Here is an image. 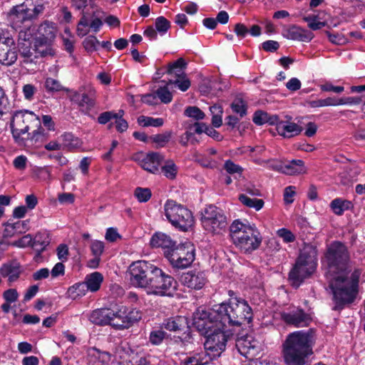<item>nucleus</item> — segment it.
Wrapping results in <instances>:
<instances>
[{"label": "nucleus", "instance_id": "24", "mask_svg": "<svg viewBox=\"0 0 365 365\" xmlns=\"http://www.w3.org/2000/svg\"><path fill=\"white\" fill-rule=\"evenodd\" d=\"M103 279V276L101 272H94L87 274L83 282L86 285L88 291L96 292L101 289Z\"/></svg>", "mask_w": 365, "mask_h": 365}, {"label": "nucleus", "instance_id": "51", "mask_svg": "<svg viewBox=\"0 0 365 365\" xmlns=\"http://www.w3.org/2000/svg\"><path fill=\"white\" fill-rule=\"evenodd\" d=\"M88 27V19L83 13L78 25L76 29V34L80 37H83L87 35L89 32Z\"/></svg>", "mask_w": 365, "mask_h": 365}, {"label": "nucleus", "instance_id": "45", "mask_svg": "<svg viewBox=\"0 0 365 365\" xmlns=\"http://www.w3.org/2000/svg\"><path fill=\"white\" fill-rule=\"evenodd\" d=\"M83 48L88 53H93L98 50L100 41L95 36H87L82 43Z\"/></svg>", "mask_w": 365, "mask_h": 365}, {"label": "nucleus", "instance_id": "21", "mask_svg": "<svg viewBox=\"0 0 365 365\" xmlns=\"http://www.w3.org/2000/svg\"><path fill=\"white\" fill-rule=\"evenodd\" d=\"M187 63L182 58H179L175 61L171 62L168 64L165 68V73L170 76V78L175 79L180 78L182 75L185 74V69L186 68Z\"/></svg>", "mask_w": 365, "mask_h": 365}, {"label": "nucleus", "instance_id": "61", "mask_svg": "<svg viewBox=\"0 0 365 365\" xmlns=\"http://www.w3.org/2000/svg\"><path fill=\"white\" fill-rule=\"evenodd\" d=\"M174 247H176V245L171 238L168 235L161 234V249L164 250L163 253L168 250H173Z\"/></svg>", "mask_w": 365, "mask_h": 365}, {"label": "nucleus", "instance_id": "29", "mask_svg": "<svg viewBox=\"0 0 365 365\" xmlns=\"http://www.w3.org/2000/svg\"><path fill=\"white\" fill-rule=\"evenodd\" d=\"M256 346L257 341H252L250 336L239 338L236 341V346L239 352L245 357H248L251 350L255 349Z\"/></svg>", "mask_w": 365, "mask_h": 365}, {"label": "nucleus", "instance_id": "1", "mask_svg": "<svg viewBox=\"0 0 365 365\" xmlns=\"http://www.w3.org/2000/svg\"><path fill=\"white\" fill-rule=\"evenodd\" d=\"M324 262L327 266L326 277L329 281L334 299L341 306L354 301L361 270L349 265L347 247L339 241L331 243L327 250Z\"/></svg>", "mask_w": 365, "mask_h": 365}, {"label": "nucleus", "instance_id": "7", "mask_svg": "<svg viewBox=\"0 0 365 365\" xmlns=\"http://www.w3.org/2000/svg\"><path fill=\"white\" fill-rule=\"evenodd\" d=\"M158 267L153 264L145 261L138 260L132 262L128 267L130 283L136 288H145L148 294L158 295L160 293V287L157 284H153L155 280L150 274H155Z\"/></svg>", "mask_w": 365, "mask_h": 365}, {"label": "nucleus", "instance_id": "33", "mask_svg": "<svg viewBox=\"0 0 365 365\" xmlns=\"http://www.w3.org/2000/svg\"><path fill=\"white\" fill-rule=\"evenodd\" d=\"M187 324V320L185 317L178 316L166 319L163 323V327L169 331H177L182 330Z\"/></svg>", "mask_w": 365, "mask_h": 365}, {"label": "nucleus", "instance_id": "6", "mask_svg": "<svg viewBox=\"0 0 365 365\" xmlns=\"http://www.w3.org/2000/svg\"><path fill=\"white\" fill-rule=\"evenodd\" d=\"M317 262V247L312 244H304L294 267L289 274L292 285L298 287L305 278L314 272Z\"/></svg>", "mask_w": 365, "mask_h": 365}, {"label": "nucleus", "instance_id": "56", "mask_svg": "<svg viewBox=\"0 0 365 365\" xmlns=\"http://www.w3.org/2000/svg\"><path fill=\"white\" fill-rule=\"evenodd\" d=\"M138 123L140 125L144 127H158L160 126V118H153L152 117L141 115L138 117Z\"/></svg>", "mask_w": 365, "mask_h": 365}, {"label": "nucleus", "instance_id": "64", "mask_svg": "<svg viewBox=\"0 0 365 365\" xmlns=\"http://www.w3.org/2000/svg\"><path fill=\"white\" fill-rule=\"evenodd\" d=\"M129 362L130 365H147L150 361L144 356H140L138 354L131 355Z\"/></svg>", "mask_w": 365, "mask_h": 365}, {"label": "nucleus", "instance_id": "34", "mask_svg": "<svg viewBox=\"0 0 365 365\" xmlns=\"http://www.w3.org/2000/svg\"><path fill=\"white\" fill-rule=\"evenodd\" d=\"M210 314L208 312L204 309H197L196 312L193 314V320L195 324H198V327H202V329H210L211 328H214L213 326H211V322L209 320Z\"/></svg>", "mask_w": 365, "mask_h": 365}, {"label": "nucleus", "instance_id": "42", "mask_svg": "<svg viewBox=\"0 0 365 365\" xmlns=\"http://www.w3.org/2000/svg\"><path fill=\"white\" fill-rule=\"evenodd\" d=\"M303 21L307 23L308 27L312 31L322 29L327 24L325 21H319L317 15H308L303 17Z\"/></svg>", "mask_w": 365, "mask_h": 365}, {"label": "nucleus", "instance_id": "57", "mask_svg": "<svg viewBox=\"0 0 365 365\" xmlns=\"http://www.w3.org/2000/svg\"><path fill=\"white\" fill-rule=\"evenodd\" d=\"M133 137L140 141L144 143H158L160 142V135H156L155 136L148 137L145 133L135 131L133 134Z\"/></svg>", "mask_w": 365, "mask_h": 365}, {"label": "nucleus", "instance_id": "41", "mask_svg": "<svg viewBox=\"0 0 365 365\" xmlns=\"http://www.w3.org/2000/svg\"><path fill=\"white\" fill-rule=\"evenodd\" d=\"M175 85L178 89L181 91H186L190 87V81L187 77L186 73L180 76V78H176L175 79L169 78V83L168 86Z\"/></svg>", "mask_w": 365, "mask_h": 365}, {"label": "nucleus", "instance_id": "39", "mask_svg": "<svg viewBox=\"0 0 365 365\" xmlns=\"http://www.w3.org/2000/svg\"><path fill=\"white\" fill-rule=\"evenodd\" d=\"M357 170L356 168H346L339 175L340 182L344 185H349L356 180Z\"/></svg>", "mask_w": 365, "mask_h": 365}, {"label": "nucleus", "instance_id": "22", "mask_svg": "<svg viewBox=\"0 0 365 365\" xmlns=\"http://www.w3.org/2000/svg\"><path fill=\"white\" fill-rule=\"evenodd\" d=\"M306 173L304 163L302 160H292L291 161H284L282 172L285 175H298Z\"/></svg>", "mask_w": 365, "mask_h": 365}, {"label": "nucleus", "instance_id": "13", "mask_svg": "<svg viewBox=\"0 0 365 365\" xmlns=\"http://www.w3.org/2000/svg\"><path fill=\"white\" fill-rule=\"evenodd\" d=\"M281 319L287 325L294 327H305L312 322L309 314L299 307H289L280 313Z\"/></svg>", "mask_w": 365, "mask_h": 365}, {"label": "nucleus", "instance_id": "63", "mask_svg": "<svg viewBox=\"0 0 365 365\" xmlns=\"http://www.w3.org/2000/svg\"><path fill=\"white\" fill-rule=\"evenodd\" d=\"M121 237L116 228L109 227L106 230L105 238L107 241L114 242Z\"/></svg>", "mask_w": 365, "mask_h": 365}, {"label": "nucleus", "instance_id": "40", "mask_svg": "<svg viewBox=\"0 0 365 365\" xmlns=\"http://www.w3.org/2000/svg\"><path fill=\"white\" fill-rule=\"evenodd\" d=\"M239 200L243 205L255 208L257 211L261 210L264 206V201L262 199L250 198L245 195H241Z\"/></svg>", "mask_w": 365, "mask_h": 365}, {"label": "nucleus", "instance_id": "12", "mask_svg": "<svg viewBox=\"0 0 365 365\" xmlns=\"http://www.w3.org/2000/svg\"><path fill=\"white\" fill-rule=\"evenodd\" d=\"M113 314L111 327L116 330L128 329L141 319V313L138 309L122 304L113 309Z\"/></svg>", "mask_w": 365, "mask_h": 365}, {"label": "nucleus", "instance_id": "23", "mask_svg": "<svg viewBox=\"0 0 365 365\" xmlns=\"http://www.w3.org/2000/svg\"><path fill=\"white\" fill-rule=\"evenodd\" d=\"M29 220L20 221L15 222H8L5 225L4 235L6 237H13L16 234L25 232L29 230Z\"/></svg>", "mask_w": 365, "mask_h": 365}, {"label": "nucleus", "instance_id": "32", "mask_svg": "<svg viewBox=\"0 0 365 365\" xmlns=\"http://www.w3.org/2000/svg\"><path fill=\"white\" fill-rule=\"evenodd\" d=\"M160 165V155L157 153H150L146 155L145 160L142 164V168L152 173L158 170Z\"/></svg>", "mask_w": 365, "mask_h": 365}, {"label": "nucleus", "instance_id": "16", "mask_svg": "<svg viewBox=\"0 0 365 365\" xmlns=\"http://www.w3.org/2000/svg\"><path fill=\"white\" fill-rule=\"evenodd\" d=\"M283 36L288 39L306 42H309L314 36L312 31L296 25L284 29Z\"/></svg>", "mask_w": 365, "mask_h": 365}, {"label": "nucleus", "instance_id": "47", "mask_svg": "<svg viewBox=\"0 0 365 365\" xmlns=\"http://www.w3.org/2000/svg\"><path fill=\"white\" fill-rule=\"evenodd\" d=\"M44 86L48 92H58L65 90V88L58 80L50 77L46 78Z\"/></svg>", "mask_w": 365, "mask_h": 365}, {"label": "nucleus", "instance_id": "30", "mask_svg": "<svg viewBox=\"0 0 365 365\" xmlns=\"http://www.w3.org/2000/svg\"><path fill=\"white\" fill-rule=\"evenodd\" d=\"M74 98L81 107L91 109L95 105V91L93 89H90L88 93H83L81 95L76 93Z\"/></svg>", "mask_w": 365, "mask_h": 365}, {"label": "nucleus", "instance_id": "28", "mask_svg": "<svg viewBox=\"0 0 365 365\" xmlns=\"http://www.w3.org/2000/svg\"><path fill=\"white\" fill-rule=\"evenodd\" d=\"M34 51L35 52L34 58L38 56H53L54 53L51 43L41 39H35Z\"/></svg>", "mask_w": 365, "mask_h": 365}, {"label": "nucleus", "instance_id": "55", "mask_svg": "<svg viewBox=\"0 0 365 365\" xmlns=\"http://www.w3.org/2000/svg\"><path fill=\"white\" fill-rule=\"evenodd\" d=\"M277 235L285 243L293 242L296 240V237L293 232L287 228L279 229L277 231Z\"/></svg>", "mask_w": 365, "mask_h": 365}, {"label": "nucleus", "instance_id": "3", "mask_svg": "<svg viewBox=\"0 0 365 365\" xmlns=\"http://www.w3.org/2000/svg\"><path fill=\"white\" fill-rule=\"evenodd\" d=\"M217 321L222 327L240 326L245 322L250 323L252 319V311L247 301L241 298H235L215 305Z\"/></svg>", "mask_w": 365, "mask_h": 365}, {"label": "nucleus", "instance_id": "11", "mask_svg": "<svg viewBox=\"0 0 365 365\" xmlns=\"http://www.w3.org/2000/svg\"><path fill=\"white\" fill-rule=\"evenodd\" d=\"M212 329H208L210 333L208 334L204 344L205 351L211 356V360L220 356L225 351L227 341V335L223 327H218V323L216 322L215 327L213 330Z\"/></svg>", "mask_w": 365, "mask_h": 365}, {"label": "nucleus", "instance_id": "8", "mask_svg": "<svg viewBox=\"0 0 365 365\" xmlns=\"http://www.w3.org/2000/svg\"><path fill=\"white\" fill-rule=\"evenodd\" d=\"M165 215L170 224L182 232L188 231L194 225L192 212L185 206L169 200L164 205Z\"/></svg>", "mask_w": 365, "mask_h": 365}, {"label": "nucleus", "instance_id": "38", "mask_svg": "<svg viewBox=\"0 0 365 365\" xmlns=\"http://www.w3.org/2000/svg\"><path fill=\"white\" fill-rule=\"evenodd\" d=\"M307 106L310 108H319L325 106H337V98L336 97H328L324 99H317L314 101H309L307 102Z\"/></svg>", "mask_w": 365, "mask_h": 365}, {"label": "nucleus", "instance_id": "31", "mask_svg": "<svg viewBox=\"0 0 365 365\" xmlns=\"http://www.w3.org/2000/svg\"><path fill=\"white\" fill-rule=\"evenodd\" d=\"M110 360V354L106 351H101L98 349H93L89 354L90 365H105Z\"/></svg>", "mask_w": 365, "mask_h": 365}, {"label": "nucleus", "instance_id": "20", "mask_svg": "<svg viewBox=\"0 0 365 365\" xmlns=\"http://www.w3.org/2000/svg\"><path fill=\"white\" fill-rule=\"evenodd\" d=\"M302 128L297 123L288 121H280L277 123V132L284 138H292L299 135Z\"/></svg>", "mask_w": 365, "mask_h": 365}, {"label": "nucleus", "instance_id": "46", "mask_svg": "<svg viewBox=\"0 0 365 365\" xmlns=\"http://www.w3.org/2000/svg\"><path fill=\"white\" fill-rule=\"evenodd\" d=\"M158 31H160V17L155 19V26H148L144 31L143 34L150 41L156 40Z\"/></svg>", "mask_w": 365, "mask_h": 365}, {"label": "nucleus", "instance_id": "36", "mask_svg": "<svg viewBox=\"0 0 365 365\" xmlns=\"http://www.w3.org/2000/svg\"><path fill=\"white\" fill-rule=\"evenodd\" d=\"M50 243L49 234L47 232H40L33 238L32 247L38 252H42Z\"/></svg>", "mask_w": 365, "mask_h": 365}, {"label": "nucleus", "instance_id": "4", "mask_svg": "<svg viewBox=\"0 0 365 365\" xmlns=\"http://www.w3.org/2000/svg\"><path fill=\"white\" fill-rule=\"evenodd\" d=\"M45 9L41 0H25L12 6L7 14V19L15 30L29 27L41 15Z\"/></svg>", "mask_w": 365, "mask_h": 365}, {"label": "nucleus", "instance_id": "54", "mask_svg": "<svg viewBox=\"0 0 365 365\" xmlns=\"http://www.w3.org/2000/svg\"><path fill=\"white\" fill-rule=\"evenodd\" d=\"M160 100V88H156L153 93H148L141 96L142 102L148 105L158 104Z\"/></svg>", "mask_w": 365, "mask_h": 365}, {"label": "nucleus", "instance_id": "18", "mask_svg": "<svg viewBox=\"0 0 365 365\" xmlns=\"http://www.w3.org/2000/svg\"><path fill=\"white\" fill-rule=\"evenodd\" d=\"M113 309L110 308H101L93 310L89 317V320L95 324L111 327Z\"/></svg>", "mask_w": 365, "mask_h": 365}, {"label": "nucleus", "instance_id": "62", "mask_svg": "<svg viewBox=\"0 0 365 365\" xmlns=\"http://www.w3.org/2000/svg\"><path fill=\"white\" fill-rule=\"evenodd\" d=\"M224 169L229 173V174H235V173H239L241 174L242 172V168L238 165L235 164L232 160H228L225 162L224 164Z\"/></svg>", "mask_w": 365, "mask_h": 365}, {"label": "nucleus", "instance_id": "48", "mask_svg": "<svg viewBox=\"0 0 365 365\" xmlns=\"http://www.w3.org/2000/svg\"><path fill=\"white\" fill-rule=\"evenodd\" d=\"M365 101V96L361 95L360 96L353 97H343L337 98L338 106L341 105H359L360 103Z\"/></svg>", "mask_w": 365, "mask_h": 365}, {"label": "nucleus", "instance_id": "25", "mask_svg": "<svg viewBox=\"0 0 365 365\" xmlns=\"http://www.w3.org/2000/svg\"><path fill=\"white\" fill-rule=\"evenodd\" d=\"M211 360V356L204 351L195 353L181 361L180 365H206Z\"/></svg>", "mask_w": 365, "mask_h": 365}, {"label": "nucleus", "instance_id": "37", "mask_svg": "<svg viewBox=\"0 0 365 365\" xmlns=\"http://www.w3.org/2000/svg\"><path fill=\"white\" fill-rule=\"evenodd\" d=\"M178 168L173 160H165L161 163V173L168 179L174 180L178 174Z\"/></svg>", "mask_w": 365, "mask_h": 365}, {"label": "nucleus", "instance_id": "15", "mask_svg": "<svg viewBox=\"0 0 365 365\" xmlns=\"http://www.w3.org/2000/svg\"><path fill=\"white\" fill-rule=\"evenodd\" d=\"M207 282L205 274L201 272H187L181 277V282L188 288L202 289Z\"/></svg>", "mask_w": 365, "mask_h": 365}, {"label": "nucleus", "instance_id": "50", "mask_svg": "<svg viewBox=\"0 0 365 365\" xmlns=\"http://www.w3.org/2000/svg\"><path fill=\"white\" fill-rule=\"evenodd\" d=\"M234 113L239 114L242 118L247 114V106L244 101L240 98L235 99L231 104Z\"/></svg>", "mask_w": 365, "mask_h": 365}, {"label": "nucleus", "instance_id": "19", "mask_svg": "<svg viewBox=\"0 0 365 365\" xmlns=\"http://www.w3.org/2000/svg\"><path fill=\"white\" fill-rule=\"evenodd\" d=\"M56 31L55 24L46 21L39 25L37 30L38 36L35 39L51 43L56 37Z\"/></svg>", "mask_w": 365, "mask_h": 365}, {"label": "nucleus", "instance_id": "26", "mask_svg": "<svg viewBox=\"0 0 365 365\" xmlns=\"http://www.w3.org/2000/svg\"><path fill=\"white\" fill-rule=\"evenodd\" d=\"M17 59V51L15 47L3 45L0 47V63L3 65L11 66Z\"/></svg>", "mask_w": 365, "mask_h": 365}, {"label": "nucleus", "instance_id": "10", "mask_svg": "<svg viewBox=\"0 0 365 365\" xmlns=\"http://www.w3.org/2000/svg\"><path fill=\"white\" fill-rule=\"evenodd\" d=\"M202 226L205 230L213 235H220L227 228V220L223 212L215 206L205 208L201 217Z\"/></svg>", "mask_w": 365, "mask_h": 365}, {"label": "nucleus", "instance_id": "14", "mask_svg": "<svg viewBox=\"0 0 365 365\" xmlns=\"http://www.w3.org/2000/svg\"><path fill=\"white\" fill-rule=\"evenodd\" d=\"M34 117L33 112H29L28 110H17L14 113L10 125L13 136L15 138H18L28 132L29 129V122Z\"/></svg>", "mask_w": 365, "mask_h": 365}, {"label": "nucleus", "instance_id": "5", "mask_svg": "<svg viewBox=\"0 0 365 365\" xmlns=\"http://www.w3.org/2000/svg\"><path fill=\"white\" fill-rule=\"evenodd\" d=\"M230 235L235 246L244 253L257 250L262 237L255 225L235 220L230 227Z\"/></svg>", "mask_w": 365, "mask_h": 365}, {"label": "nucleus", "instance_id": "43", "mask_svg": "<svg viewBox=\"0 0 365 365\" xmlns=\"http://www.w3.org/2000/svg\"><path fill=\"white\" fill-rule=\"evenodd\" d=\"M351 202L349 201L337 198L331 201V207L336 215H341L345 210L349 208Z\"/></svg>", "mask_w": 365, "mask_h": 365}, {"label": "nucleus", "instance_id": "9", "mask_svg": "<svg viewBox=\"0 0 365 365\" xmlns=\"http://www.w3.org/2000/svg\"><path fill=\"white\" fill-rule=\"evenodd\" d=\"M164 256L173 267L185 269L194 262L195 249L191 242H187L177 245L173 250L165 252Z\"/></svg>", "mask_w": 365, "mask_h": 365}, {"label": "nucleus", "instance_id": "49", "mask_svg": "<svg viewBox=\"0 0 365 365\" xmlns=\"http://www.w3.org/2000/svg\"><path fill=\"white\" fill-rule=\"evenodd\" d=\"M185 115L192 118L196 120L204 119L205 114L196 106H188L184 111Z\"/></svg>", "mask_w": 365, "mask_h": 365}, {"label": "nucleus", "instance_id": "35", "mask_svg": "<svg viewBox=\"0 0 365 365\" xmlns=\"http://www.w3.org/2000/svg\"><path fill=\"white\" fill-rule=\"evenodd\" d=\"M86 285L84 282H78L70 287L66 292L67 297L75 300L85 296L88 292Z\"/></svg>", "mask_w": 365, "mask_h": 365}, {"label": "nucleus", "instance_id": "2", "mask_svg": "<svg viewBox=\"0 0 365 365\" xmlns=\"http://www.w3.org/2000/svg\"><path fill=\"white\" fill-rule=\"evenodd\" d=\"M315 343L314 331H295L289 334L282 345V356L284 365H306L313 354Z\"/></svg>", "mask_w": 365, "mask_h": 365}, {"label": "nucleus", "instance_id": "60", "mask_svg": "<svg viewBox=\"0 0 365 365\" xmlns=\"http://www.w3.org/2000/svg\"><path fill=\"white\" fill-rule=\"evenodd\" d=\"M19 293L16 289H9L4 292L3 298L6 302L14 303L19 299Z\"/></svg>", "mask_w": 365, "mask_h": 365}, {"label": "nucleus", "instance_id": "17", "mask_svg": "<svg viewBox=\"0 0 365 365\" xmlns=\"http://www.w3.org/2000/svg\"><path fill=\"white\" fill-rule=\"evenodd\" d=\"M22 272L21 266L16 261L5 263L0 268L1 275L4 278H7L10 283L16 282Z\"/></svg>", "mask_w": 365, "mask_h": 365}, {"label": "nucleus", "instance_id": "44", "mask_svg": "<svg viewBox=\"0 0 365 365\" xmlns=\"http://www.w3.org/2000/svg\"><path fill=\"white\" fill-rule=\"evenodd\" d=\"M33 173L35 177L41 180L50 182L52 180L51 171L48 166L36 167Z\"/></svg>", "mask_w": 365, "mask_h": 365}, {"label": "nucleus", "instance_id": "58", "mask_svg": "<svg viewBox=\"0 0 365 365\" xmlns=\"http://www.w3.org/2000/svg\"><path fill=\"white\" fill-rule=\"evenodd\" d=\"M123 110H119L117 113V118H115V127L118 131L123 133L128 129V125L127 121L123 118Z\"/></svg>", "mask_w": 365, "mask_h": 365}, {"label": "nucleus", "instance_id": "59", "mask_svg": "<svg viewBox=\"0 0 365 365\" xmlns=\"http://www.w3.org/2000/svg\"><path fill=\"white\" fill-rule=\"evenodd\" d=\"M115 354L116 356L122 359H125L126 356L130 359L133 354V351L126 345H119L116 346Z\"/></svg>", "mask_w": 365, "mask_h": 365}, {"label": "nucleus", "instance_id": "53", "mask_svg": "<svg viewBox=\"0 0 365 365\" xmlns=\"http://www.w3.org/2000/svg\"><path fill=\"white\" fill-rule=\"evenodd\" d=\"M134 195L139 202H145L150 200L152 194L149 188H143L138 187L135 188Z\"/></svg>", "mask_w": 365, "mask_h": 365}, {"label": "nucleus", "instance_id": "52", "mask_svg": "<svg viewBox=\"0 0 365 365\" xmlns=\"http://www.w3.org/2000/svg\"><path fill=\"white\" fill-rule=\"evenodd\" d=\"M61 137L65 146L70 149L76 148L81 145L80 140L78 138L74 137L73 135L70 133H64Z\"/></svg>", "mask_w": 365, "mask_h": 365}, {"label": "nucleus", "instance_id": "27", "mask_svg": "<svg viewBox=\"0 0 365 365\" xmlns=\"http://www.w3.org/2000/svg\"><path fill=\"white\" fill-rule=\"evenodd\" d=\"M176 286L177 282L173 277L161 272V296H173Z\"/></svg>", "mask_w": 365, "mask_h": 365}]
</instances>
